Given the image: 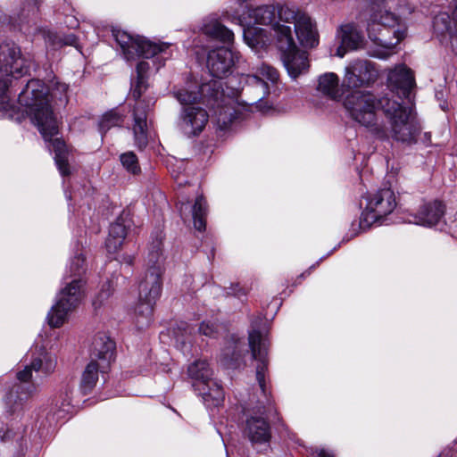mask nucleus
I'll return each mask as SVG.
<instances>
[{"label":"nucleus","instance_id":"obj_25","mask_svg":"<svg viewBox=\"0 0 457 457\" xmlns=\"http://www.w3.org/2000/svg\"><path fill=\"white\" fill-rule=\"evenodd\" d=\"M201 29L205 35L224 43H231L234 40V33L216 19L205 21Z\"/></svg>","mask_w":457,"mask_h":457},{"label":"nucleus","instance_id":"obj_46","mask_svg":"<svg viewBox=\"0 0 457 457\" xmlns=\"http://www.w3.org/2000/svg\"><path fill=\"white\" fill-rule=\"evenodd\" d=\"M238 3H244V2H246L247 0H237Z\"/></svg>","mask_w":457,"mask_h":457},{"label":"nucleus","instance_id":"obj_6","mask_svg":"<svg viewBox=\"0 0 457 457\" xmlns=\"http://www.w3.org/2000/svg\"><path fill=\"white\" fill-rule=\"evenodd\" d=\"M86 297V280L73 278L66 282L57 295L56 303L48 312V324L53 328H60L67 320L69 315L76 310Z\"/></svg>","mask_w":457,"mask_h":457},{"label":"nucleus","instance_id":"obj_40","mask_svg":"<svg viewBox=\"0 0 457 457\" xmlns=\"http://www.w3.org/2000/svg\"><path fill=\"white\" fill-rule=\"evenodd\" d=\"M109 296V294L105 291H102L100 294L96 295V297L93 300V306L96 310L103 304L104 299Z\"/></svg>","mask_w":457,"mask_h":457},{"label":"nucleus","instance_id":"obj_30","mask_svg":"<svg viewBox=\"0 0 457 457\" xmlns=\"http://www.w3.org/2000/svg\"><path fill=\"white\" fill-rule=\"evenodd\" d=\"M207 205L205 199L200 195L192 206L194 227L198 231H204L206 227Z\"/></svg>","mask_w":457,"mask_h":457},{"label":"nucleus","instance_id":"obj_3","mask_svg":"<svg viewBox=\"0 0 457 457\" xmlns=\"http://www.w3.org/2000/svg\"><path fill=\"white\" fill-rule=\"evenodd\" d=\"M19 103L25 107L31 122L37 126L46 141H51L54 160L62 176L70 175L65 143L52 137L58 133V124L49 104V90L39 79L29 80L19 94Z\"/></svg>","mask_w":457,"mask_h":457},{"label":"nucleus","instance_id":"obj_35","mask_svg":"<svg viewBox=\"0 0 457 457\" xmlns=\"http://www.w3.org/2000/svg\"><path fill=\"white\" fill-rule=\"evenodd\" d=\"M120 162L124 168L131 173H137L139 170L137 158L133 152H128L120 155Z\"/></svg>","mask_w":457,"mask_h":457},{"label":"nucleus","instance_id":"obj_32","mask_svg":"<svg viewBox=\"0 0 457 457\" xmlns=\"http://www.w3.org/2000/svg\"><path fill=\"white\" fill-rule=\"evenodd\" d=\"M123 121V117L116 111H109L103 115L99 122V130L102 134H104L112 127H120Z\"/></svg>","mask_w":457,"mask_h":457},{"label":"nucleus","instance_id":"obj_20","mask_svg":"<svg viewBox=\"0 0 457 457\" xmlns=\"http://www.w3.org/2000/svg\"><path fill=\"white\" fill-rule=\"evenodd\" d=\"M56 365L55 357L40 348L37 353H33L29 365L25 366L23 370L17 373V378L21 382H27L32 378V371H42L49 374L54 371Z\"/></svg>","mask_w":457,"mask_h":457},{"label":"nucleus","instance_id":"obj_43","mask_svg":"<svg viewBox=\"0 0 457 457\" xmlns=\"http://www.w3.org/2000/svg\"><path fill=\"white\" fill-rule=\"evenodd\" d=\"M316 453V457H334V454L331 452H328L325 449H318Z\"/></svg>","mask_w":457,"mask_h":457},{"label":"nucleus","instance_id":"obj_5","mask_svg":"<svg viewBox=\"0 0 457 457\" xmlns=\"http://www.w3.org/2000/svg\"><path fill=\"white\" fill-rule=\"evenodd\" d=\"M161 250L157 248L149 253L148 267L138 286L139 304L136 309V324L142 329L152 321L154 306L161 296L162 290V268Z\"/></svg>","mask_w":457,"mask_h":457},{"label":"nucleus","instance_id":"obj_36","mask_svg":"<svg viewBox=\"0 0 457 457\" xmlns=\"http://www.w3.org/2000/svg\"><path fill=\"white\" fill-rule=\"evenodd\" d=\"M70 269L74 278H81V274L85 272V258L82 255L75 256L71 261Z\"/></svg>","mask_w":457,"mask_h":457},{"label":"nucleus","instance_id":"obj_18","mask_svg":"<svg viewBox=\"0 0 457 457\" xmlns=\"http://www.w3.org/2000/svg\"><path fill=\"white\" fill-rule=\"evenodd\" d=\"M238 60V54L232 48L219 47L209 53L207 68L212 77L221 79L230 72Z\"/></svg>","mask_w":457,"mask_h":457},{"label":"nucleus","instance_id":"obj_8","mask_svg":"<svg viewBox=\"0 0 457 457\" xmlns=\"http://www.w3.org/2000/svg\"><path fill=\"white\" fill-rule=\"evenodd\" d=\"M277 46L288 75L298 78L309 68L307 53L296 47L290 26L277 27Z\"/></svg>","mask_w":457,"mask_h":457},{"label":"nucleus","instance_id":"obj_15","mask_svg":"<svg viewBox=\"0 0 457 457\" xmlns=\"http://www.w3.org/2000/svg\"><path fill=\"white\" fill-rule=\"evenodd\" d=\"M375 64L367 60H356L345 69L343 85L348 88L368 87L378 79Z\"/></svg>","mask_w":457,"mask_h":457},{"label":"nucleus","instance_id":"obj_34","mask_svg":"<svg viewBox=\"0 0 457 457\" xmlns=\"http://www.w3.org/2000/svg\"><path fill=\"white\" fill-rule=\"evenodd\" d=\"M47 38L52 43V45L55 46H77V37L74 34L71 33L68 35L49 33L47 35Z\"/></svg>","mask_w":457,"mask_h":457},{"label":"nucleus","instance_id":"obj_28","mask_svg":"<svg viewBox=\"0 0 457 457\" xmlns=\"http://www.w3.org/2000/svg\"><path fill=\"white\" fill-rule=\"evenodd\" d=\"M9 79H0V112L10 119L21 121L20 116L15 117V106L11 103L9 96Z\"/></svg>","mask_w":457,"mask_h":457},{"label":"nucleus","instance_id":"obj_24","mask_svg":"<svg viewBox=\"0 0 457 457\" xmlns=\"http://www.w3.org/2000/svg\"><path fill=\"white\" fill-rule=\"evenodd\" d=\"M284 5H263L253 10L251 16L255 22L262 25H270L274 32V37L277 39V27L287 26L283 21L278 18V11Z\"/></svg>","mask_w":457,"mask_h":457},{"label":"nucleus","instance_id":"obj_26","mask_svg":"<svg viewBox=\"0 0 457 457\" xmlns=\"http://www.w3.org/2000/svg\"><path fill=\"white\" fill-rule=\"evenodd\" d=\"M127 235L126 226L117 220L111 224L109 235L105 241V246L109 253H115L123 244Z\"/></svg>","mask_w":457,"mask_h":457},{"label":"nucleus","instance_id":"obj_22","mask_svg":"<svg viewBox=\"0 0 457 457\" xmlns=\"http://www.w3.org/2000/svg\"><path fill=\"white\" fill-rule=\"evenodd\" d=\"M216 85L217 82L213 81L195 87V89L182 88L176 91L174 96L184 106H194L198 102L207 104L211 103L210 94L213 92Z\"/></svg>","mask_w":457,"mask_h":457},{"label":"nucleus","instance_id":"obj_39","mask_svg":"<svg viewBox=\"0 0 457 457\" xmlns=\"http://www.w3.org/2000/svg\"><path fill=\"white\" fill-rule=\"evenodd\" d=\"M228 294L236 295V296H242L246 295V290L244 287H241L238 284L232 285L228 291Z\"/></svg>","mask_w":457,"mask_h":457},{"label":"nucleus","instance_id":"obj_23","mask_svg":"<svg viewBox=\"0 0 457 457\" xmlns=\"http://www.w3.org/2000/svg\"><path fill=\"white\" fill-rule=\"evenodd\" d=\"M445 213V206L435 201L423 204L414 216L413 222L421 226L431 227L438 223Z\"/></svg>","mask_w":457,"mask_h":457},{"label":"nucleus","instance_id":"obj_37","mask_svg":"<svg viewBox=\"0 0 457 457\" xmlns=\"http://www.w3.org/2000/svg\"><path fill=\"white\" fill-rule=\"evenodd\" d=\"M218 331V327L212 322L201 323L199 332L206 337H214Z\"/></svg>","mask_w":457,"mask_h":457},{"label":"nucleus","instance_id":"obj_17","mask_svg":"<svg viewBox=\"0 0 457 457\" xmlns=\"http://www.w3.org/2000/svg\"><path fill=\"white\" fill-rule=\"evenodd\" d=\"M414 84V77L411 71L404 65L396 66L388 74V85L391 94L397 95L402 99L401 103L411 106L413 111L411 90Z\"/></svg>","mask_w":457,"mask_h":457},{"label":"nucleus","instance_id":"obj_2","mask_svg":"<svg viewBox=\"0 0 457 457\" xmlns=\"http://www.w3.org/2000/svg\"><path fill=\"white\" fill-rule=\"evenodd\" d=\"M368 36L370 44H365L364 37L357 26L348 23L341 26V46L337 55L344 57L347 50H358L365 47L370 56L387 59L395 52V46L405 37L407 28L404 23L389 11H375L368 22Z\"/></svg>","mask_w":457,"mask_h":457},{"label":"nucleus","instance_id":"obj_12","mask_svg":"<svg viewBox=\"0 0 457 457\" xmlns=\"http://www.w3.org/2000/svg\"><path fill=\"white\" fill-rule=\"evenodd\" d=\"M278 71L266 63L257 68L256 74L248 75L246 77L248 86L245 90L248 93L252 90L254 92L256 101L253 102V104H256V108L260 111L265 112L270 108L268 102L263 101V98L270 94L268 82L264 81V79L275 84L278 80ZM251 104H253V103Z\"/></svg>","mask_w":457,"mask_h":457},{"label":"nucleus","instance_id":"obj_1","mask_svg":"<svg viewBox=\"0 0 457 457\" xmlns=\"http://www.w3.org/2000/svg\"><path fill=\"white\" fill-rule=\"evenodd\" d=\"M344 104L351 118L378 138L411 144L421 131L415 111L387 95L378 99L370 91L355 90Z\"/></svg>","mask_w":457,"mask_h":457},{"label":"nucleus","instance_id":"obj_29","mask_svg":"<svg viewBox=\"0 0 457 457\" xmlns=\"http://www.w3.org/2000/svg\"><path fill=\"white\" fill-rule=\"evenodd\" d=\"M338 82V77L335 73H325L320 77L317 89L330 98L336 99L339 96Z\"/></svg>","mask_w":457,"mask_h":457},{"label":"nucleus","instance_id":"obj_27","mask_svg":"<svg viewBox=\"0 0 457 457\" xmlns=\"http://www.w3.org/2000/svg\"><path fill=\"white\" fill-rule=\"evenodd\" d=\"M107 369L100 367L95 361H91L82 373L80 389L87 395L92 391L98 380V372H104Z\"/></svg>","mask_w":457,"mask_h":457},{"label":"nucleus","instance_id":"obj_7","mask_svg":"<svg viewBox=\"0 0 457 457\" xmlns=\"http://www.w3.org/2000/svg\"><path fill=\"white\" fill-rule=\"evenodd\" d=\"M148 88L146 79H135L131 84L130 95L135 100L133 108L132 131L134 142L138 149H144L148 144L147 115L151 107L154 104V97L145 96Z\"/></svg>","mask_w":457,"mask_h":457},{"label":"nucleus","instance_id":"obj_16","mask_svg":"<svg viewBox=\"0 0 457 457\" xmlns=\"http://www.w3.org/2000/svg\"><path fill=\"white\" fill-rule=\"evenodd\" d=\"M209 120L208 112L202 107L184 106L180 112L178 128L187 137L202 133Z\"/></svg>","mask_w":457,"mask_h":457},{"label":"nucleus","instance_id":"obj_45","mask_svg":"<svg viewBox=\"0 0 457 457\" xmlns=\"http://www.w3.org/2000/svg\"><path fill=\"white\" fill-rule=\"evenodd\" d=\"M62 91H66L68 89V86L65 84L61 85Z\"/></svg>","mask_w":457,"mask_h":457},{"label":"nucleus","instance_id":"obj_31","mask_svg":"<svg viewBox=\"0 0 457 457\" xmlns=\"http://www.w3.org/2000/svg\"><path fill=\"white\" fill-rule=\"evenodd\" d=\"M434 30L444 38L454 30V23L448 12H440L434 18Z\"/></svg>","mask_w":457,"mask_h":457},{"label":"nucleus","instance_id":"obj_14","mask_svg":"<svg viewBox=\"0 0 457 457\" xmlns=\"http://www.w3.org/2000/svg\"><path fill=\"white\" fill-rule=\"evenodd\" d=\"M29 65L21 56V49L13 43L0 46V72L13 78L22 77L29 71Z\"/></svg>","mask_w":457,"mask_h":457},{"label":"nucleus","instance_id":"obj_19","mask_svg":"<svg viewBox=\"0 0 457 457\" xmlns=\"http://www.w3.org/2000/svg\"><path fill=\"white\" fill-rule=\"evenodd\" d=\"M217 85L210 94L211 103L207 105L214 110V116L220 129H227L236 118V112L232 105L233 100L225 98Z\"/></svg>","mask_w":457,"mask_h":457},{"label":"nucleus","instance_id":"obj_9","mask_svg":"<svg viewBox=\"0 0 457 457\" xmlns=\"http://www.w3.org/2000/svg\"><path fill=\"white\" fill-rule=\"evenodd\" d=\"M187 372L195 380L194 386L199 391L205 405L218 406L223 401V389L216 380L212 378V370L206 361H195L188 366Z\"/></svg>","mask_w":457,"mask_h":457},{"label":"nucleus","instance_id":"obj_38","mask_svg":"<svg viewBox=\"0 0 457 457\" xmlns=\"http://www.w3.org/2000/svg\"><path fill=\"white\" fill-rule=\"evenodd\" d=\"M150 66L149 63L145 61H141L137 63L136 68L137 72V79H146L147 80V71Z\"/></svg>","mask_w":457,"mask_h":457},{"label":"nucleus","instance_id":"obj_4","mask_svg":"<svg viewBox=\"0 0 457 457\" xmlns=\"http://www.w3.org/2000/svg\"><path fill=\"white\" fill-rule=\"evenodd\" d=\"M248 340L252 358L257 361L256 379L263 396L267 398L265 381V375L268 370L267 343L258 330L250 332ZM270 410V403L269 399H266V405L264 402H260L256 411L253 410V413L246 415L243 433L253 445L266 444L271 437L270 426L267 421V417L264 416L267 415Z\"/></svg>","mask_w":457,"mask_h":457},{"label":"nucleus","instance_id":"obj_47","mask_svg":"<svg viewBox=\"0 0 457 457\" xmlns=\"http://www.w3.org/2000/svg\"><path fill=\"white\" fill-rule=\"evenodd\" d=\"M183 206H184V204H182L181 206H180V210H179L181 213L183 212Z\"/></svg>","mask_w":457,"mask_h":457},{"label":"nucleus","instance_id":"obj_33","mask_svg":"<svg viewBox=\"0 0 457 457\" xmlns=\"http://www.w3.org/2000/svg\"><path fill=\"white\" fill-rule=\"evenodd\" d=\"M220 362L228 369L239 368L242 362V352L237 345L234 349L227 348L221 354Z\"/></svg>","mask_w":457,"mask_h":457},{"label":"nucleus","instance_id":"obj_11","mask_svg":"<svg viewBox=\"0 0 457 457\" xmlns=\"http://www.w3.org/2000/svg\"><path fill=\"white\" fill-rule=\"evenodd\" d=\"M278 14L284 23L295 25V32L302 46L312 48L319 44L318 31L310 16L289 6L279 8Z\"/></svg>","mask_w":457,"mask_h":457},{"label":"nucleus","instance_id":"obj_13","mask_svg":"<svg viewBox=\"0 0 457 457\" xmlns=\"http://www.w3.org/2000/svg\"><path fill=\"white\" fill-rule=\"evenodd\" d=\"M395 206V193L390 188H383L366 196L362 217L367 222H375L390 214Z\"/></svg>","mask_w":457,"mask_h":457},{"label":"nucleus","instance_id":"obj_42","mask_svg":"<svg viewBox=\"0 0 457 457\" xmlns=\"http://www.w3.org/2000/svg\"><path fill=\"white\" fill-rule=\"evenodd\" d=\"M451 5L453 8V23H454V28H457V0H453L451 3Z\"/></svg>","mask_w":457,"mask_h":457},{"label":"nucleus","instance_id":"obj_10","mask_svg":"<svg viewBox=\"0 0 457 457\" xmlns=\"http://www.w3.org/2000/svg\"><path fill=\"white\" fill-rule=\"evenodd\" d=\"M113 37L127 61L140 56L152 58L164 52L170 46L168 43H155L139 36L135 37L121 30L113 31Z\"/></svg>","mask_w":457,"mask_h":457},{"label":"nucleus","instance_id":"obj_41","mask_svg":"<svg viewBox=\"0 0 457 457\" xmlns=\"http://www.w3.org/2000/svg\"><path fill=\"white\" fill-rule=\"evenodd\" d=\"M446 37H448L450 40L452 51L457 54V28H454V30Z\"/></svg>","mask_w":457,"mask_h":457},{"label":"nucleus","instance_id":"obj_44","mask_svg":"<svg viewBox=\"0 0 457 457\" xmlns=\"http://www.w3.org/2000/svg\"><path fill=\"white\" fill-rule=\"evenodd\" d=\"M10 438V431L8 430H0V440L2 442H4L6 441L7 439Z\"/></svg>","mask_w":457,"mask_h":457},{"label":"nucleus","instance_id":"obj_21","mask_svg":"<svg viewBox=\"0 0 457 457\" xmlns=\"http://www.w3.org/2000/svg\"><path fill=\"white\" fill-rule=\"evenodd\" d=\"M114 342L104 333H98L92 342L91 361H96L101 368L108 369L114 359Z\"/></svg>","mask_w":457,"mask_h":457}]
</instances>
